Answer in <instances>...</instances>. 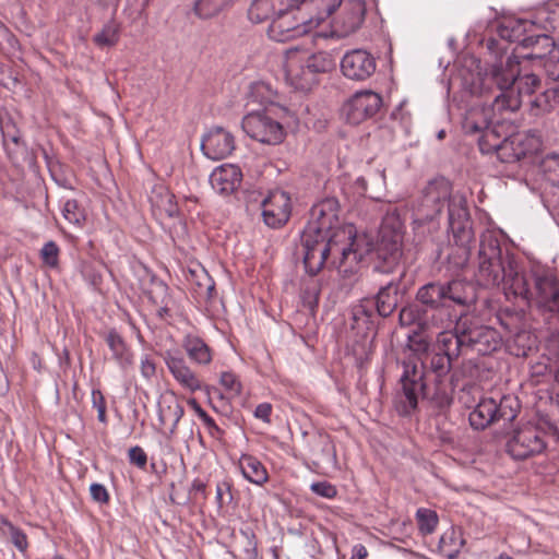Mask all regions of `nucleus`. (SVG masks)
Returning <instances> with one entry per match:
<instances>
[{
    "mask_svg": "<svg viewBox=\"0 0 559 559\" xmlns=\"http://www.w3.org/2000/svg\"><path fill=\"white\" fill-rule=\"evenodd\" d=\"M340 204L334 198H326L311 207L310 219L301 235V246L312 245L314 240L330 236L344 228L340 219Z\"/></svg>",
    "mask_w": 559,
    "mask_h": 559,
    "instance_id": "1a4fd4ad",
    "label": "nucleus"
},
{
    "mask_svg": "<svg viewBox=\"0 0 559 559\" xmlns=\"http://www.w3.org/2000/svg\"><path fill=\"white\" fill-rule=\"evenodd\" d=\"M368 557V550L362 544H356L352 548L350 559H366Z\"/></svg>",
    "mask_w": 559,
    "mask_h": 559,
    "instance_id": "338daca9",
    "label": "nucleus"
},
{
    "mask_svg": "<svg viewBox=\"0 0 559 559\" xmlns=\"http://www.w3.org/2000/svg\"><path fill=\"white\" fill-rule=\"evenodd\" d=\"M444 289V283H428L418 289L416 298L423 305H426L433 309L445 307Z\"/></svg>",
    "mask_w": 559,
    "mask_h": 559,
    "instance_id": "2f4dec72",
    "label": "nucleus"
},
{
    "mask_svg": "<svg viewBox=\"0 0 559 559\" xmlns=\"http://www.w3.org/2000/svg\"><path fill=\"white\" fill-rule=\"evenodd\" d=\"M464 538L460 530L451 527L440 537L438 550L445 559H455L464 546Z\"/></svg>",
    "mask_w": 559,
    "mask_h": 559,
    "instance_id": "7c9ffc66",
    "label": "nucleus"
},
{
    "mask_svg": "<svg viewBox=\"0 0 559 559\" xmlns=\"http://www.w3.org/2000/svg\"><path fill=\"white\" fill-rule=\"evenodd\" d=\"M376 68L374 57L365 49L347 51L341 60L342 73L354 81L367 80L374 73Z\"/></svg>",
    "mask_w": 559,
    "mask_h": 559,
    "instance_id": "f3484780",
    "label": "nucleus"
},
{
    "mask_svg": "<svg viewBox=\"0 0 559 559\" xmlns=\"http://www.w3.org/2000/svg\"><path fill=\"white\" fill-rule=\"evenodd\" d=\"M227 491L230 493V484L229 481L218 483L216 486V502L219 508L224 506V492Z\"/></svg>",
    "mask_w": 559,
    "mask_h": 559,
    "instance_id": "69168bd1",
    "label": "nucleus"
},
{
    "mask_svg": "<svg viewBox=\"0 0 559 559\" xmlns=\"http://www.w3.org/2000/svg\"><path fill=\"white\" fill-rule=\"evenodd\" d=\"M465 320H460L455 326V333L444 332L438 337V352L449 354V356L457 357L461 348L465 347V340H463V329Z\"/></svg>",
    "mask_w": 559,
    "mask_h": 559,
    "instance_id": "c85d7f7f",
    "label": "nucleus"
},
{
    "mask_svg": "<svg viewBox=\"0 0 559 559\" xmlns=\"http://www.w3.org/2000/svg\"><path fill=\"white\" fill-rule=\"evenodd\" d=\"M9 129V126H7ZM3 143L7 147L8 155L12 162H17L19 153H23L24 143L21 141L20 131L15 130L11 133L9 130L2 132Z\"/></svg>",
    "mask_w": 559,
    "mask_h": 559,
    "instance_id": "37998d69",
    "label": "nucleus"
},
{
    "mask_svg": "<svg viewBox=\"0 0 559 559\" xmlns=\"http://www.w3.org/2000/svg\"><path fill=\"white\" fill-rule=\"evenodd\" d=\"M382 106V97L372 91L357 92L343 107L349 123L358 124L376 115Z\"/></svg>",
    "mask_w": 559,
    "mask_h": 559,
    "instance_id": "dca6fc26",
    "label": "nucleus"
},
{
    "mask_svg": "<svg viewBox=\"0 0 559 559\" xmlns=\"http://www.w3.org/2000/svg\"><path fill=\"white\" fill-rule=\"evenodd\" d=\"M300 4L308 14L312 15L317 28L342 4V0H302Z\"/></svg>",
    "mask_w": 559,
    "mask_h": 559,
    "instance_id": "72a5a7b5",
    "label": "nucleus"
},
{
    "mask_svg": "<svg viewBox=\"0 0 559 559\" xmlns=\"http://www.w3.org/2000/svg\"><path fill=\"white\" fill-rule=\"evenodd\" d=\"M520 72L518 56H509L504 62L493 66L491 78L499 90L493 105L499 110L515 111L520 108L523 97L532 96L539 87L540 80L536 74L521 75Z\"/></svg>",
    "mask_w": 559,
    "mask_h": 559,
    "instance_id": "20e7f679",
    "label": "nucleus"
},
{
    "mask_svg": "<svg viewBox=\"0 0 559 559\" xmlns=\"http://www.w3.org/2000/svg\"><path fill=\"white\" fill-rule=\"evenodd\" d=\"M445 205L448 207L449 229L455 243L462 248L468 247L474 235L466 198L460 192L452 193L451 183L447 179H435L425 188L416 212V221L435 219Z\"/></svg>",
    "mask_w": 559,
    "mask_h": 559,
    "instance_id": "7ed1b4c3",
    "label": "nucleus"
},
{
    "mask_svg": "<svg viewBox=\"0 0 559 559\" xmlns=\"http://www.w3.org/2000/svg\"><path fill=\"white\" fill-rule=\"evenodd\" d=\"M436 401L441 408L449 407L452 403V397L448 393H441L436 396Z\"/></svg>",
    "mask_w": 559,
    "mask_h": 559,
    "instance_id": "774afa93",
    "label": "nucleus"
},
{
    "mask_svg": "<svg viewBox=\"0 0 559 559\" xmlns=\"http://www.w3.org/2000/svg\"><path fill=\"white\" fill-rule=\"evenodd\" d=\"M106 343L112 353L114 359L121 368L126 369L132 365V353L117 331L111 330L108 332Z\"/></svg>",
    "mask_w": 559,
    "mask_h": 559,
    "instance_id": "c9c22d12",
    "label": "nucleus"
},
{
    "mask_svg": "<svg viewBox=\"0 0 559 559\" xmlns=\"http://www.w3.org/2000/svg\"><path fill=\"white\" fill-rule=\"evenodd\" d=\"M150 202L160 215L164 214L168 217H175L178 214L175 195L163 185H157L152 189Z\"/></svg>",
    "mask_w": 559,
    "mask_h": 559,
    "instance_id": "bb28decb",
    "label": "nucleus"
},
{
    "mask_svg": "<svg viewBox=\"0 0 559 559\" xmlns=\"http://www.w3.org/2000/svg\"><path fill=\"white\" fill-rule=\"evenodd\" d=\"M379 235L378 257L391 265L397 263L402 253L403 224L395 211L383 217Z\"/></svg>",
    "mask_w": 559,
    "mask_h": 559,
    "instance_id": "ddd939ff",
    "label": "nucleus"
},
{
    "mask_svg": "<svg viewBox=\"0 0 559 559\" xmlns=\"http://www.w3.org/2000/svg\"><path fill=\"white\" fill-rule=\"evenodd\" d=\"M548 365L545 361H537L530 367V381L532 384H538L547 377Z\"/></svg>",
    "mask_w": 559,
    "mask_h": 559,
    "instance_id": "bf43d9fd",
    "label": "nucleus"
},
{
    "mask_svg": "<svg viewBox=\"0 0 559 559\" xmlns=\"http://www.w3.org/2000/svg\"><path fill=\"white\" fill-rule=\"evenodd\" d=\"M307 273L318 274L325 263L336 269L343 278L355 280L368 249H361L353 225L336 229L330 236L302 246Z\"/></svg>",
    "mask_w": 559,
    "mask_h": 559,
    "instance_id": "f257e3e1",
    "label": "nucleus"
},
{
    "mask_svg": "<svg viewBox=\"0 0 559 559\" xmlns=\"http://www.w3.org/2000/svg\"><path fill=\"white\" fill-rule=\"evenodd\" d=\"M120 38V25L110 20L103 25L102 29L93 36V43L99 47H114Z\"/></svg>",
    "mask_w": 559,
    "mask_h": 559,
    "instance_id": "4c0bfd02",
    "label": "nucleus"
},
{
    "mask_svg": "<svg viewBox=\"0 0 559 559\" xmlns=\"http://www.w3.org/2000/svg\"><path fill=\"white\" fill-rule=\"evenodd\" d=\"M241 128L248 136L264 144L276 145L285 138L283 126L266 110L246 115L242 118Z\"/></svg>",
    "mask_w": 559,
    "mask_h": 559,
    "instance_id": "f8f14e48",
    "label": "nucleus"
},
{
    "mask_svg": "<svg viewBox=\"0 0 559 559\" xmlns=\"http://www.w3.org/2000/svg\"><path fill=\"white\" fill-rule=\"evenodd\" d=\"M418 528L423 535L431 534L438 525V515L433 510L419 508L416 512Z\"/></svg>",
    "mask_w": 559,
    "mask_h": 559,
    "instance_id": "79ce46f5",
    "label": "nucleus"
},
{
    "mask_svg": "<svg viewBox=\"0 0 559 559\" xmlns=\"http://www.w3.org/2000/svg\"><path fill=\"white\" fill-rule=\"evenodd\" d=\"M130 463L136 465L139 468H144L147 463V455L144 450L139 447H132L128 452Z\"/></svg>",
    "mask_w": 559,
    "mask_h": 559,
    "instance_id": "052dcab7",
    "label": "nucleus"
},
{
    "mask_svg": "<svg viewBox=\"0 0 559 559\" xmlns=\"http://www.w3.org/2000/svg\"><path fill=\"white\" fill-rule=\"evenodd\" d=\"M242 179L241 170L238 166L224 164L216 167L211 176L210 183L219 194H231L240 186Z\"/></svg>",
    "mask_w": 559,
    "mask_h": 559,
    "instance_id": "5701e85b",
    "label": "nucleus"
},
{
    "mask_svg": "<svg viewBox=\"0 0 559 559\" xmlns=\"http://www.w3.org/2000/svg\"><path fill=\"white\" fill-rule=\"evenodd\" d=\"M374 309V300L370 298H365L353 308V319L355 321H369V319L373 316Z\"/></svg>",
    "mask_w": 559,
    "mask_h": 559,
    "instance_id": "603ef678",
    "label": "nucleus"
},
{
    "mask_svg": "<svg viewBox=\"0 0 559 559\" xmlns=\"http://www.w3.org/2000/svg\"><path fill=\"white\" fill-rule=\"evenodd\" d=\"M261 207L264 223L272 228H278L289 219L290 198L285 191L274 190L262 201Z\"/></svg>",
    "mask_w": 559,
    "mask_h": 559,
    "instance_id": "a211bd4d",
    "label": "nucleus"
},
{
    "mask_svg": "<svg viewBox=\"0 0 559 559\" xmlns=\"http://www.w3.org/2000/svg\"><path fill=\"white\" fill-rule=\"evenodd\" d=\"M182 347L188 357L198 365H209L212 361L211 348L198 335L187 334L182 340Z\"/></svg>",
    "mask_w": 559,
    "mask_h": 559,
    "instance_id": "cd10ccee",
    "label": "nucleus"
},
{
    "mask_svg": "<svg viewBox=\"0 0 559 559\" xmlns=\"http://www.w3.org/2000/svg\"><path fill=\"white\" fill-rule=\"evenodd\" d=\"M491 109L485 106H474L466 111L463 120V130L467 134H475L489 129Z\"/></svg>",
    "mask_w": 559,
    "mask_h": 559,
    "instance_id": "a878e982",
    "label": "nucleus"
},
{
    "mask_svg": "<svg viewBox=\"0 0 559 559\" xmlns=\"http://www.w3.org/2000/svg\"><path fill=\"white\" fill-rule=\"evenodd\" d=\"M297 0H288L280 5L277 14L271 21L269 37L276 41H287L304 36L316 29V21Z\"/></svg>",
    "mask_w": 559,
    "mask_h": 559,
    "instance_id": "423d86ee",
    "label": "nucleus"
},
{
    "mask_svg": "<svg viewBox=\"0 0 559 559\" xmlns=\"http://www.w3.org/2000/svg\"><path fill=\"white\" fill-rule=\"evenodd\" d=\"M272 405L270 403H261L254 409V416L266 424L271 423Z\"/></svg>",
    "mask_w": 559,
    "mask_h": 559,
    "instance_id": "0e129e2a",
    "label": "nucleus"
},
{
    "mask_svg": "<svg viewBox=\"0 0 559 559\" xmlns=\"http://www.w3.org/2000/svg\"><path fill=\"white\" fill-rule=\"evenodd\" d=\"M520 401L514 394L503 395L497 401L493 397H485L469 413L471 426L475 429H485L498 420L511 423L520 412Z\"/></svg>",
    "mask_w": 559,
    "mask_h": 559,
    "instance_id": "9d476101",
    "label": "nucleus"
},
{
    "mask_svg": "<svg viewBox=\"0 0 559 559\" xmlns=\"http://www.w3.org/2000/svg\"><path fill=\"white\" fill-rule=\"evenodd\" d=\"M521 22H525L527 24H533V29L539 33L549 34L555 31L559 25V10L550 11L547 9L538 10L535 14L534 20H520Z\"/></svg>",
    "mask_w": 559,
    "mask_h": 559,
    "instance_id": "e433bc0d",
    "label": "nucleus"
},
{
    "mask_svg": "<svg viewBox=\"0 0 559 559\" xmlns=\"http://www.w3.org/2000/svg\"><path fill=\"white\" fill-rule=\"evenodd\" d=\"M332 67V59L326 52L320 51L309 55L298 48L286 51L285 75L287 81L296 88H309L316 73L326 72Z\"/></svg>",
    "mask_w": 559,
    "mask_h": 559,
    "instance_id": "39448f33",
    "label": "nucleus"
},
{
    "mask_svg": "<svg viewBox=\"0 0 559 559\" xmlns=\"http://www.w3.org/2000/svg\"><path fill=\"white\" fill-rule=\"evenodd\" d=\"M242 476L250 483L262 486L269 480V473L262 462L251 455L241 454L238 461Z\"/></svg>",
    "mask_w": 559,
    "mask_h": 559,
    "instance_id": "393cba45",
    "label": "nucleus"
},
{
    "mask_svg": "<svg viewBox=\"0 0 559 559\" xmlns=\"http://www.w3.org/2000/svg\"><path fill=\"white\" fill-rule=\"evenodd\" d=\"M420 311L417 306H406L401 309L399 314L400 324L402 326H411L419 320Z\"/></svg>",
    "mask_w": 559,
    "mask_h": 559,
    "instance_id": "4d7b16f0",
    "label": "nucleus"
},
{
    "mask_svg": "<svg viewBox=\"0 0 559 559\" xmlns=\"http://www.w3.org/2000/svg\"><path fill=\"white\" fill-rule=\"evenodd\" d=\"M454 358V356H449V354H442L439 352L433 354L430 366L438 378H442L449 373Z\"/></svg>",
    "mask_w": 559,
    "mask_h": 559,
    "instance_id": "09e8293b",
    "label": "nucleus"
},
{
    "mask_svg": "<svg viewBox=\"0 0 559 559\" xmlns=\"http://www.w3.org/2000/svg\"><path fill=\"white\" fill-rule=\"evenodd\" d=\"M310 490L313 493L326 499H333L337 496L336 487L333 484L325 480L312 483L310 485Z\"/></svg>",
    "mask_w": 559,
    "mask_h": 559,
    "instance_id": "6e6d98bb",
    "label": "nucleus"
},
{
    "mask_svg": "<svg viewBox=\"0 0 559 559\" xmlns=\"http://www.w3.org/2000/svg\"><path fill=\"white\" fill-rule=\"evenodd\" d=\"M476 276L483 286L502 284L508 299L520 298L531 306L533 288L514 258L509 253L502 254L499 238L493 231L487 230L480 236Z\"/></svg>",
    "mask_w": 559,
    "mask_h": 559,
    "instance_id": "f03ea898",
    "label": "nucleus"
},
{
    "mask_svg": "<svg viewBox=\"0 0 559 559\" xmlns=\"http://www.w3.org/2000/svg\"><path fill=\"white\" fill-rule=\"evenodd\" d=\"M530 273L533 281L531 306L543 312L559 314V273L542 264L533 265Z\"/></svg>",
    "mask_w": 559,
    "mask_h": 559,
    "instance_id": "9b49d317",
    "label": "nucleus"
},
{
    "mask_svg": "<svg viewBox=\"0 0 559 559\" xmlns=\"http://www.w3.org/2000/svg\"><path fill=\"white\" fill-rule=\"evenodd\" d=\"M63 217L73 225H80L84 219V214L80 210L79 204L75 200H67L62 209Z\"/></svg>",
    "mask_w": 559,
    "mask_h": 559,
    "instance_id": "864d4df0",
    "label": "nucleus"
},
{
    "mask_svg": "<svg viewBox=\"0 0 559 559\" xmlns=\"http://www.w3.org/2000/svg\"><path fill=\"white\" fill-rule=\"evenodd\" d=\"M540 147L542 140L535 133H516L502 140L497 156L502 163H515L537 153Z\"/></svg>",
    "mask_w": 559,
    "mask_h": 559,
    "instance_id": "2eb2a0df",
    "label": "nucleus"
},
{
    "mask_svg": "<svg viewBox=\"0 0 559 559\" xmlns=\"http://www.w3.org/2000/svg\"><path fill=\"white\" fill-rule=\"evenodd\" d=\"M185 414L181 404L175 399L164 400L159 404L158 420L164 427L169 426V433H175L177 426Z\"/></svg>",
    "mask_w": 559,
    "mask_h": 559,
    "instance_id": "c756f323",
    "label": "nucleus"
},
{
    "mask_svg": "<svg viewBox=\"0 0 559 559\" xmlns=\"http://www.w3.org/2000/svg\"><path fill=\"white\" fill-rule=\"evenodd\" d=\"M0 528L3 534L8 535L14 547L22 554L28 549L27 535L20 527L15 526L5 516L0 515Z\"/></svg>",
    "mask_w": 559,
    "mask_h": 559,
    "instance_id": "58836bf2",
    "label": "nucleus"
},
{
    "mask_svg": "<svg viewBox=\"0 0 559 559\" xmlns=\"http://www.w3.org/2000/svg\"><path fill=\"white\" fill-rule=\"evenodd\" d=\"M465 347L479 355H489L496 352L501 344L500 336L495 329L481 325H467L463 329Z\"/></svg>",
    "mask_w": 559,
    "mask_h": 559,
    "instance_id": "6ab92c4d",
    "label": "nucleus"
},
{
    "mask_svg": "<svg viewBox=\"0 0 559 559\" xmlns=\"http://www.w3.org/2000/svg\"><path fill=\"white\" fill-rule=\"evenodd\" d=\"M500 36L509 41L519 44L523 49H531V52L521 57L538 62L542 67L543 62L551 51H556V44L549 34L535 32L533 24L521 21H510L500 28Z\"/></svg>",
    "mask_w": 559,
    "mask_h": 559,
    "instance_id": "0eeeda50",
    "label": "nucleus"
},
{
    "mask_svg": "<svg viewBox=\"0 0 559 559\" xmlns=\"http://www.w3.org/2000/svg\"><path fill=\"white\" fill-rule=\"evenodd\" d=\"M92 404L93 407L97 409V418L100 423L106 424L107 423V416H106V401L98 389H94L92 391Z\"/></svg>",
    "mask_w": 559,
    "mask_h": 559,
    "instance_id": "13d9d810",
    "label": "nucleus"
},
{
    "mask_svg": "<svg viewBox=\"0 0 559 559\" xmlns=\"http://www.w3.org/2000/svg\"><path fill=\"white\" fill-rule=\"evenodd\" d=\"M545 178L554 186H559V155H548L542 162Z\"/></svg>",
    "mask_w": 559,
    "mask_h": 559,
    "instance_id": "49530a36",
    "label": "nucleus"
},
{
    "mask_svg": "<svg viewBox=\"0 0 559 559\" xmlns=\"http://www.w3.org/2000/svg\"><path fill=\"white\" fill-rule=\"evenodd\" d=\"M424 364L416 354L403 361V372L400 379L401 390L395 394L394 406L400 415H409L416 409L418 400L424 395Z\"/></svg>",
    "mask_w": 559,
    "mask_h": 559,
    "instance_id": "6e6552de",
    "label": "nucleus"
},
{
    "mask_svg": "<svg viewBox=\"0 0 559 559\" xmlns=\"http://www.w3.org/2000/svg\"><path fill=\"white\" fill-rule=\"evenodd\" d=\"M90 493L92 499L98 503H107L109 501V493L106 487L102 484H92L90 486Z\"/></svg>",
    "mask_w": 559,
    "mask_h": 559,
    "instance_id": "680f3d73",
    "label": "nucleus"
},
{
    "mask_svg": "<svg viewBox=\"0 0 559 559\" xmlns=\"http://www.w3.org/2000/svg\"><path fill=\"white\" fill-rule=\"evenodd\" d=\"M376 310L381 317H389L399 304L397 284L388 283L381 287L376 299Z\"/></svg>",
    "mask_w": 559,
    "mask_h": 559,
    "instance_id": "f704fd0d",
    "label": "nucleus"
},
{
    "mask_svg": "<svg viewBox=\"0 0 559 559\" xmlns=\"http://www.w3.org/2000/svg\"><path fill=\"white\" fill-rule=\"evenodd\" d=\"M230 0H195L194 11L202 19H210L222 11Z\"/></svg>",
    "mask_w": 559,
    "mask_h": 559,
    "instance_id": "a19ab883",
    "label": "nucleus"
},
{
    "mask_svg": "<svg viewBox=\"0 0 559 559\" xmlns=\"http://www.w3.org/2000/svg\"><path fill=\"white\" fill-rule=\"evenodd\" d=\"M445 290V307L450 302L465 306L474 300L473 287L463 281H452L444 283Z\"/></svg>",
    "mask_w": 559,
    "mask_h": 559,
    "instance_id": "473e14b6",
    "label": "nucleus"
},
{
    "mask_svg": "<svg viewBox=\"0 0 559 559\" xmlns=\"http://www.w3.org/2000/svg\"><path fill=\"white\" fill-rule=\"evenodd\" d=\"M366 15L364 0H347L342 7L341 14L333 23V33L338 37H346L355 33L362 24Z\"/></svg>",
    "mask_w": 559,
    "mask_h": 559,
    "instance_id": "aec40b11",
    "label": "nucleus"
},
{
    "mask_svg": "<svg viewBox=\"0 0 559 559\" xmlns=\"http://www.w3.org/2000/svg\"><path fill=\"white\" fill-rule=\"evenodd\" d=\"M534 105L543 111H550L559 105V86L548 88L535 98Z\"/></svg>",
    "mask_w": 559,
    "mask_h": 559,
    "instance_id": "a18cd8bd",
    "label": "nucleus"
},
{
    "mask_svg": "<svg viewBox=\"0 0 559 559\" xmlns=\"http://www.w3.org/2000/svg\"><path fill=\"white\" fill-rule=\"evenodd\" d=\"M219 382L230 396L235 397L241 394L242 385L235 373L230 371L222 372Z\"/></svg>",
    "mask_w": 559,
    "mask_h": 559,
    "instance_id": "3c124183",
    "label": "nucleus"
},
{
    "mask_svg": "<svg viewBox=\"0 0 559 559\" xmlns=\"http://www.w3.org/2000/svg\"><path fill=\"white\" fill-rule=\"evenodd\" d=\"M546 349L549 355V360L555 368V380L559 382V331H555L548 336L546 341Z\"/></svg>",
    "mask_w": 559,
    "mask_h": 559,
    "instance_id": "c03bdc74",
    "label": "nucleus"
},
{
    "mask_svg": "<svg viewBox=\"0 0 559 559\" xmlns=\"http://www.w3.org/2000/svg\"><path fill=\"white\" fill-rule=\"evenodd\" d=\"M164 360L171 376L183 389L190 392H195L201 389L200 379L188 366L183 357L167 350L165 353Z\"/></svg>",
    "mask_w": 559,
    "mask_h": 559,
    "instance_id": "4be33fe9",
    "label": "nucleus"
},
{
    "mask_svg": "<svg viewBox=\"0 0 559 559\" xmlns=\"http://www.w3.org/2000/svg\"><path fill=\"white\" fill-rule=\"evenodd\" d=\"M307 447L316 465L337 462L335 445L328 433L316 432L309 436Z\"/></svg>",
    "mask_w": 559,
    "mask_h": 559,
    "instance_id": "b1692460",
    "label": "nucleus"
},
{
    "mask_svg": "<svg viewBox=\"0 0 559 559\" xmlns=\"http://www.w3.org/2000/svg\"><path fill=\"white\" fill-rule=\"evenodd\" d=\"M501 144L502 140H500V135L495 129L489 128L480 132L478 146L481 153L490 154L495 152L498 155Z\"/></svg>",
    "mask_w": 559,
    "mask_h": 559,
    "instance_id": "ea45409f",
    "label": "nucleus"
},
{
    "mask_svg": "<svg viewBox=\"0 0 559 559\" xmlns=\"http://www.w3.org/2000/svg\"><path fill=\"white\" fill-rule=\"evenodd\" d=\"M546 449L544 432L536 426L518 429L507 443L508 453L515 460H525Z\"/></svg>",
    "mask_w": 559,
    "mask_h": 559,
    "instance_id": "4468645a",
    "label": "nucleus"
},
{
    "mask_svg": "<svg viewBox=\"0 0 559 559\" xmlns=\"http://www.w3.org/2000/svg\"><path fill=\"white\" fill-rule=\"evenodd\" d=\"M542 68L544 69L548 80L559 82V60L556 51H551V56L547 57L543 62Z\"/></svg>",
    "mask_w": 559,
    "mask_h": 559,
    "instance_id": "5fc2aeb1",
    "label": "nucleus"
},
{
    "mask_svg": "<svg viewBox=\"0 0 559 559\" xmlns=\"http://www.w3.org/2000/svg\"><path fill=\"white\" fill-rule=\"evenodd\" d=\"M201 148L209 158L223 159L235 150L234 135L222 127H215L203 136Z\"/></svg>",
    "mask_w": 559,
    "mask_h": 559,
    "instance_id": "412c9836",
    "label": "nucleus"
},
{
    "mask_svg": "<svg viewBox=\"0 0 559 559\" xmlns=\"http://www.w3.org/2000/svg\"><path fill=\"white\" fill-rule=\"evenodd\" d=\"M59 254L60 248L52 240L47 241L40 250V258L43 262L51 269H55L59 265Z\"/></svg>",
    "mask_w": 559,
    "mask_h": 559,
    "instance_id": "8fccbe9b",
    "label": "nucleus"
},
{
    "mask_svg": "<svg viewBox=\"0 0 559 559\" xmlns=\"http://www.w3.org/2000/svg\"><path fill=\"white\" fill-rule=\"evenodd\" d=\"M140 370L141 374L147 380L152 379L155 376L156 365L150 355L142 356Z\"/></svg>",
    "mask_w": 559,
    "mask_h": 559,
    "instance_id": "e2e57ef3",
    "label": "nucleus"
},
{
    "mask_svg": "<svg viewBox=\"0 0 559 559\" xmlns=\"http://www.w3.org/2000/svg\"><path fill=\"white\" fill-rule=\"evenodd\" d=\"M188 405L193 409L195 415L203 421L211 436L215 437L222 433L221 428L215 420L201 407L195 399L188 400Z\"/></svg>",
    "mask_w": 559,
    "mask_h": 559,
    "instance_id": "de8ad7c7",
    "label": "nucleus"
}]
</instances>
